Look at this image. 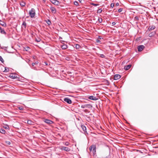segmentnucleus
<instances>
[{"mask_svg":"<svg viewBox=\"0 0 158 158\" xmlns=\"http://www.w3.org/2000/svg\"><path fill=\"white\" fill-rule=\"evenodd\" d=\"M29 13L31 18H34L35 14V10L33 8H32L31 10L29 11Z\"/></svg>","mask_w":158,"mask_h":158,"instance_id":"f257e3e1","label":"nucleus"},{"mask_svg":"<svg viewBox=\"0 0 158 158\" xmlns=\"http://www.w3.org/2000/svg\"><path fill=\"white\" fill-rule=\"evenodd\" d=\"M96 146L95 145H93L90 146L89 149L91 151L92 150L93 153L95 154L96 152Z\"/></svg>","mask_w":158,"mask_h":158,"instance_id":"f03ea898","label":"nucleus"},{"mask_svg":"<svg viewBox=\"0 0 158 158\" xmlns=\"http://www.w3.org/2000/svg\"><path fill=\"white\" fill-rule=\"evenodd\" d=\"M10 77L13 79H18V77L15 73H11L10 75Z\"/></svg>","mask_w":158,"mask_h":158,"instance_id":"7ed1b4c3","label":"nucleus"},{"mask_svg":"<svg viewBox=\"0 0 158 158\" xmlns=\"http://www.w3.org/2000/svg\"><path fill=\"white\" fill-rule=\"evenodd\" d=\"M81 127L82 130L83 131V133L85 134V135L87 134L88 133L86 131V127L84 125H81Z\"/></svg>","mask_w":158,"mask_h":158,"instance_id":"20e7f679","label":"nucleus"},{"mask_svg":"<svg viewBox=\"0 0 158 158\" xmlns=\"http://www.w3.org/2000/svg\"><path fill=\"white\" fill-rule=\"evenodd\" d=\"M60 149L62 150H64L67 152H69L70 150V149L69 148L64 146L62 147Z\"/></svg>","mask_w":158,"mask_h":158,"instance_id":"39448f33","label":"nucleus"},{"mask_svg":"<svg viewBox=\"0 0 158 158\" xmlns=\"http://www.w3.org/2000/svg\"><path fill=\"white\" fill-rule=\"evenodd\" d=\"M51 2L52 4L56 6H58L60 4L59 2L57 0H52Z\"/></svg>","mask_w":158,"mask_h":158,"instance_id":"423d86ee","label":"nucleus"},{"mask_svg":"<svg viewBox=\"0 0 158 158\" xmlns=\"http://www.w3.org/2000/svg\"><path fill=\"white\" fill-rule=\"evenodd\" d=\"M64 101L69 104H70L72 103V101L71 100L68 98H64Z\"/></svg>","mask_w":158,"mask_h":158,"instance_id":"0eeeda50","label":"nucleus"},{"mask_svg":"<svg viewBox=\"0 0 158 158\" xmlns=\"http://www.w3.org/2000/svg\"><path fill=\"white\" fill-rule=\"evenodd\" d=\"M44 122L49 124H51L53 123V122L52 120L48 119H46L44 120Z\"/></svg>","mask_w":158,"mask_h":158,"instance_id":"6e6552de","label":"nucleus"},{"mask_svg":"<svg viewBox=\"0 0 158 158\" xmlns=\"http://www.w3.org/2000/svg\"><path fill=\"white\" fill-rule=\"evenodd\" d=\"M144 48V46L143 45L139 46L138 47V51L139 52L142 51Z\"/></svg>","mask_w":158,"mask_h":158,"instance_id":"1a4fd4ad","label":"nucleus"},{"mask_svg":"<svg viewBox=\"0 0 158 158\" xmlns=\"http://www.w3.org/2000/svg\"><path fill=\"white\" fill-rule=\"evenodd\" d=\"M0 33L1 34H4L6 35V32L5 31L4 28H2L0 27Z\"/></svg>","mask_w":158,"mask_h":158,"instance_id":"9d476101","label":"nucleus"},{"mask_svg":"<svg viewBox=\"0 0 158 158\" xmlns=\"http://www.w3.org/2000/svg\"><path fill=\"white\" fill-rule=\"evenodd\" d=\"M88 98L89 99L93 100H97L98 99V98L97 97L94 96H89Z\"/></svg>","mask_w":158,"mask_h":158,"instance_id":"9b49d317","label":"nucleus"},{"mask_svg":"<svg viewBox=\"0 0 158 158\" xmlns=\"http://www.w3.org/2000/svg\"><path fill=\"white\" fill-rule=\"evenodd\" d=\"M0 24L3 27H6V24L4 21L0 20Z\"/></svg>","mask_w":158,"mask_h":158,"instance_id":"f8f14e48","label":"nucleus"},{"mask_svg":"<svg viewBox=\"0 0 158 158\" xmlns=\"http://www.w3.org/2000/svg\"><path fill=\"white\" fill-rule=\"evenodd\" d=\"M121 76L119 74H116L114 75V79L115 80H117L120 78Z\"/></svg>","mask_w":158,"mask_h":158,"instance_id":"ddd939ff","label":"nucleus"},{"mask_svg":"<svg viewBox=\"0 0 158 158\" xmlns=\"http://www.w3.org/2000/svg\"><path fill=\"white\" fill-rule=\"evenodd\" d=\"M50 10L54 14H55L56 13V10L54 7H50Z\"/></svg>","mask_w":158,"mask_h":158,"instance_id":"4468645a","label":"nucleus"},{"mask_svg":"<svg viewBox=\"0 0 158 158\" xmlns=\"http://www.w3.org/2000/svg\"><path fill=\"white\" fill-rule=\"evenodd\" d=\"M27 26V23H26L25 21H23V22L22 26V28H24V29H25L26 27Z\"/></svg>","mask_w":158,"mask_h":158,"instance_id":"2eb2a0df","label":"nucleus"},{"mask_svg":"<svg viewBox=\"0 0 158 158\" xmlns=\"http://www.w3.org/2000/svg\"><path fill=\"white\" fill-rule=\"evenodd\" d=\"M61 48L63 49H65L68 48V46L65 44H63L61 46Z\"/></svg>","mask_w":158,"mask_h":158,"instance_id":"dca6fc26","label":"nucleus"},{"mask_svg":"<svg viewBox=\"0 0 158 158\" xmlns=\"http://www.w3.org/2000/svg\"><path fill=\"white\" fill-rule=\"evenodd\" d=\"M131 65L129 64L127 65L126 66L124 67V69L126 70H128L131 67Z\"/></svg>","mask_w":158,"mask_h":158,"instance_id":"f3484780","label":"nucleus"},{"mask_svg":"<svg viewBox=\"0 0 158 158\" xmlns=\"http://www.w3.org/2000/svg\"><path fill=\"white\" fill-rule=\"evenodd\" d=\"M88 106H90L91 105L90 104H85L81 106V107L82 108H87L88 107Z\"/></svg>","mask_w":158,"mask_h":158,"instance_id":"a211bd4d","label":"nucleus"},{"mask_svg":"<svg viewBox=\"0 0 158 158\" xmlns=\"http://www.w3.org/2000/svg\"><path fill=\"white\" fill-rule=\"evenodd\" d=\"M156 34V32L155 31H153L151 33H150L149 34V36L150 37H152L153 36Z\"/></svg>","mask_w":158,"mask_h":158,"instance_id":"6ab92c4d","label":"nucleus"},{"mask_svg":"<svg viewBox=\"0 0 158 158\" xmlns=\"http://www.w3.org/2000/svg\"><path fill=\"white\" fill-rule=\"evenodd\" d=\"M155 28V26H152L149 27L148 28V30L149 31H150L152 30H153Z\"/></svg>","mask_w":158,"mask_h":158,"instance_id":"aec40b11","label":"nucleus"},{"mask_svg":"<svg viewBox=\"0 0 158 158\" xmlns=\"http://www.w3.org/2000/svg\"><path fill=\"white\" fill-rule=\"evenodd\" d=\"M27 124L30 125H33L34 122L30 120H29L27 122Z\"/></svg>","mask_w":158,"mask_h":158,"instance_id":"412c9836","label":"nucleus"},{"mask_svg":"<svg viewBox=\"0 0 158 158\" xmlns=\"http://www.w3.org/2000/svg\"><path fill=\"white\" fill-rule=\"evenodd\" d=\"M0 132L2 134H4L5 133L6 131L4 129H0Z\"/></svg>","mask_w":158,"mask_h":158,"instance_id":"4be33fe9","label":"nucleus"},{"mask_svg":"<svg viewBox=\"0 0 158 158\" xmlns=\"http://www.w3.org/2000/svg\"><path fill=\"white\" fill-rule=\"evenodd\" d=\"M46 22L48 25H50L51 24V21L49 19H47L46 21Z\"/></svg>","mask_w":158,"mask_h":158,"instance_id":"5701e85b","label":"nucleus"},{"mask_svg":"<svg viewBox=\"0 0 158 158\" xmlns=\"http://www.w3.org/2000/svg\"><path fill=\"white\" fill-rule=\"evenodd\" d=\"M75 47L76 49H78L81 48V47L80 45L78 44H76Z\"/></svg>","mask_w":158,"mask_h":158,"instance_id":"b1692460","label":"nucleus"},{"mask_svg":"<svg viewBox=\"0 0 158 158\" xmlns=\"http://www.w3.org/2000/svg\"><path fill=\"white\" fill-rule=\"evenodd\" d=\"M29 65L30 66L31 68L32 69H33L35 70H38V69H37V68L36 67L34 66H32H32H30V64H29Z\"/></svg>","mask_w":158,"mask_h":158,"instance_id":"393cba45","label":"nucleus"},{"mask_svg":"<svg viewBox=\"0 0 158 158\" xmlns=\"http://www.w3.org/2000/svg\"><path fill=\"white\" fill-rule=\"evenodd\" d=\"M20 5L22 6H24L25 5V3L23 2H20Z\"/></svg>","mask_w":158,"mask_h":158,"instance_id":"a878e982","label":"nucleus"},{"mask_svg":"<svg viewBox=\"0 0 158 158\" xmlns=\"http://www.w3.org/2000/svg\"><path fill=\"white\" fill-rule=\"evenodd\" d=\"M98 21L99 23H101L102 21V19L101 18H98Z\"/></svg>","mask_w":158,"mask_h":158,"instance_id":"bb28decb","label":"nucleus"},{"mask_svg":"<svg viewBox=\"0 0 158 158\" xmlns=\"http://www.w3.org/2000/svg\"><path fill=\"white\" fill-rule=\"evenodd\" d=\"M135 20H136L137 21H138L139 20V17L138 16H135L134 18Z\"/></svg>","mask_w":158,"mask_h":158,"instance_id":"cd10ccee","label":"nucleus"},{"mask_svg":"<svg viewBox=\"0 0 158 158\" xmlns=\"http://www.w3.org/2000/svg\"><path fill=\"white\" fill-rule=\"evenodd\" d=\"M38 63V62L37 61H36L35 63H33L32 64V66H34L35 64H37Z\"/></svg>","mask_w":158,"mask_h":158,"instance_id":"c85d7f7f","label":"nucleus"},{"mask_svg":"<svg viewBox=\"0 0 158 158\" xmlns=\"http://www.w3.org/2000/svg\"><path fill=\"white\" fill-rule=\"evenodd\" d=\"M74 5H76V6H78V4H79V3H78V2L77 1H75L74 2Z\"/></svg>","mask_w":158,"mask_h":158,"instance_id":"c756f323","label":"nucleus"},{"mask_svg":"<svg viewBox=\"0 0 158 158\" xmlns=\"http://www.w3.org/2000/svg\"><path fill=\"white\" fill-rule=\"evenodd\" d=\"M91 5H93L94 6H97L99 5V4H95V3H91Z\"/></svg>","mask_w":158,"mask_h":158,"instance_id":"7c9ffc66","label":"nucleus"},{"mask_svg":"<svg viewBox=\"0 0 158 158\" xmlns=\"http://www.w3.org/2000/svg\"><path fill=\"white\" fill-rule=\"evenodd\" d=\"M0 60L2 62V63H3L4 60L2 58V57L0 56Z\"/></svg>","mask_w":158,"mask_h":158,"instance_id":"2f4dec72","label":"nucleus"},{"mask_svg":"<svg viewBox=\"0 0 158 158\" xmlns=\"http://www.w3.org/2000/svg\"><path fill=\"white\" fill-rule=\"evenodd\" d=\"M123 10V8H119L118 10V12L120 13V12H122Z\"/></svg>","mask_w":158,"mask_h":158,"instance_id":"473e14b6","label":"nucleus"},{"mask_svg":"<svg viewBox=\"0 0 158 158\" xmlns=\"http://www.w3.org/2000/svg\"><path fill=\"white\" fill-rule=\"evenodd\" d=\"M35 41L37 42H40L41 41V39L39 38H38V39L36 38L35 39Z\"/></svg>","mask_w":158,"mask_h":158,"instance_id":"72a5a7b5","label":"nucleus"},{"mask_svg":"<svg viewBox=\"0 0 158 158\" xmlns=\"http://www.w3.org/2000/svg\"><path fill=\"white\" fill-rule=\"evenodd\" d=\"M102 11V10L100 9H98L97 11V13H101Z\"/></svg>","mask_w":158,"mask_h":158,"instance_id":"f704fd0d","label":"nucleus"},{"mask_svg":"<svg viewBox=\"0 0 158 158\" xmlns=\"http://www.w3.org/2000/svg\"><path fill=\"white\" fill-rule=\"evenodd\" d=\"M18 109L19 110H23V107L22 106H19L18 107Z\"/></svg>","mask_w":158,"mask_h":158,"instance_id":"c9c22d12","label":"nucleus"},{"mask_svg":"<svg viewBox=\"0 0 158 158\" xmlns=\"http://www.w3.org/2000/svg\"><path fill=\"white\" fill-rule=\"evenodd\" d=\"M114 6V4L113 3H112L110 4V7L112 8H113Z\"/></svg>","mask_w":158,"mask_h":158,"instance_id":"e433bc0d","label":"nucleus"},{"mask_svg":"<svg viewBox=\"0 0 158 158\" xmlns=\"http://www.w3.org/2000/svg\"><path fill=\"white\" fill-rule=\"evenodd\" d=\"M100 57L102 58H104L105 57V56L103 54H101Z\"/></svg>","mask_w":158,"mask_h":158,"instance_id":"4c0bfd02","label":"nucleus"},{"mask_svg":"<svg viewBox=\"0 0 158 158\" xmlns=\"http://www.w3.org/2000/svg\"><path fill=\"white\" fill-rule=\"evenodd\" d=\"M69 144V143L68 142H66L64 143V145L66 146H68Z\"/></svg>","mask_w":158,"mask_h":158,"instance_id":"58836bf2","label":"nucleus"},{"mask_svg":"<svg viewBox=\"0 0 158 158\" xmlns=\"http://www.w3.org/2000/svg\"><path fill=\"white\" fill-rule=\"evenodd\" d=\"M9 70V69L8 68H5V70H4V72H7V71H8Z\"/></svg>","mask_w":158,"mask_h":158,"instance_id":"ea45409f","label":"nucleus"},{"mask_svg":"<svg viewBox=\"0 0 158 158\" xmlns=\"http://www.w3.org/2000/svg\"><path fill=\"white\" fill-rule=\"evenodd\" d=\"M6 143L8 145H10V141H6Z\"/></svg>","mask_w":158,"mask_h":158,"instance_id":"a19ab883","label":"nucleus"},{"mask_svg":"<svg viewBox=\"0 0 158 158\" xmlns=\"http://www.w3.org/2000/svg\"><path fill=\"white\" fill-rule=\"evenodd\" d=\"M112 25L114 26L116 24V23L115 22H113L112 23Z\"/></svg>","mask_w":158,"mask_h":158,"instance_id":"79ce46f5","label":"nucleus"},{"mask_svg":"<svg viewBox=\"0 0 158 158\" xmlns=\"http://www.w3.org/2000/svg\"><path fill=\"white\" fill-rule=\"evenodd\" d=\"M119 5V4L118 2H117L116 3V4H115V5L116 6H118Z\"/></svg>","mask_w":158,"mask_h":158,"instance_id":"37998d69","label":"nucleus"},{"mask_svg":"<svg viewBox=\"0 0 158 158\" xmlns=\"http://www.w3.org/2000/svg\"><path fill=\"white\" fill-rule=\"evenodd\" d=\"M30 61V60H27L26 61V62L28 63V64H29V62Z\"/></svg>","mask_w":158,"mask_h":158,"instance_id":"c03bdc74","label":"nucleus"},{"mask_svg":"<svg viewBox=\"0 0 158 158\" xmlns=\"http://www.w3.org/2000/svg\"><path fill=\"white\" fill-rule=\"evenodd\" d=\"M100 158H108V157L107 156H106V157H102Z\"/></svg>","mask_w":158,"mask_h":158,"instance_id":"a18cd8bd","label":"nucleus"},{"mask_svg":"<svg viewBox=\"0 0 158 158\" xmlns=\"http://www.w3.org/2000/svg\"><path fill=\"white\" fill-rule=\"evenodd\" d=\"M80 2H81V1H82V0H78Z\"/></svg>","mask_w":158,"mask_h":158,"instance_id":"49530a36","label":"nucleus"},{"mask_svg":"<svg viewBox=\"0 0 158 158\" xmlns=\"http://www.w3.org/2000/svg\"><path fill=\"white\" fill-rule=\"evenodd\" d=\"M7 127H5L6 128L8 129L9 128V127H8V126H7Z\"/></svg>","mask_w":158,"mask_h":158,"instance_id":"de8ad7c7","label":"nucleus"},{"mask_svg":"<svg viewBox=\"0 0 158 158\" xmlns=\"http://www.w3.org/2000/svg\"><path fill=\"white\" fill-rule=\"evenodd\" d=\"M45 63L46 65H47L48 64L47 63H46V62H45Z\"/></svg>","mask_w":158,"mask_h":158,"instance_id":"09e8293b","label":"nucleus"},{"mask_svg":"<svg viewBox=\"0 0 158 158\" xmlns=\"http://www.w3.org/2000/svg\"><path fill=\"white\" fill-rule=\"evenodd\" d=\"M0 158H2V157H0Z\"/></svg>","mask_w":158,"mask_h":158,"instance_id":"8fccbe9b","label":"nucleus"}]
</instances>
